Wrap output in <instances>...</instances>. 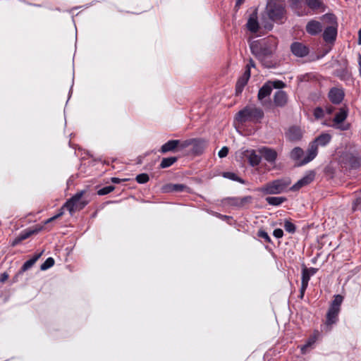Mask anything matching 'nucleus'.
<instances>
[{
    "mask_svg": "<svg viewBox=\"0 0 361 361\" xmlns=\"http://www.w3.org/2000/svg\"><path fill=\"white\" fill-rule=\"evenodd\" d=\"M228 154V148L227 147H223L218 153V155L220 158H224L226 157Z\"/></svg>",
    "mask_w": 361,
    "mask_h": 361,
    "instance_id": "44",
    "label": "nucleus"
},
{
    "mask_svg": "<svg viewBox=\"0 0 361 361\" xmlns=\"http://www.w3.org/2000/svg\"><path fill=\"white\" fill-rule=\"evenodd\" d=\"M135 180L138 183L144 184L149 181V178L148 174L143 173L138 174L136 176Z\"/></svg>",
    "mask_w": 361,
    "mask_h": 361,
    "instance_id": "41",
    "label": "nucleus"
},
{
    "mask_svg": "<svg viewBox=\"0 0 361 361\" xmlns=\"http://www.w3.org/2000/svg\"><path fill=\"white\" fill-rule=\"evenodd\" d=\"M286 139L292 142H298L302 137V133L300 128L298 126H291L286 133Z\"/></svg>",
    "mask_w": 361,
    "mask_h": 361,
    "instance_id": "16",
    "label": "nucleus"
},
{
    "mask_svg": "<svg viewBox=\"0 0 361 361\" xmlns=\"http://www.w3.org/2000/svg\"><path fill=\"white\" fill-rule=\"evenodd\" d=\"M360 76L361 77V68H359Z\"/></svg>",
    "mask_w": 361,
    "mask_h": 361,
    "instance_id": "54",
    "label": "nucleus"
},
{
    "mask_svg": "<svg viewBox=\"0 0 361 361\" xmlns=\"http://www.w3.org/2000/svg\"><path fill=\"white\" fill-rule=\"evenodd\" d=\"M247 27L249 31L253 33H256L258 31L259 25L256 13H252L249 18L247 23Z\"/></svg>",
    "mask_w": 361,
    "mask_h": 361,
    "instance_id": "28",
    "label": "nucleus"
},
{
    "mask_svg": "<svg viewBox=\"0 0 361 361\" xmlns=\"http://www.w3.org/2000/svg\"><path fill=\"white\" fill-rule=\"evenodd\" d=\"M284 228L285 230L290 233H295L296 231L295 225L292 223L290 220L286 219L284 221Z\"/></svg>",
    "mask_w": 361,
    "mask_h": 361,
    "instance_id": "36",
    "label": "nucleus"
},
{
    "mask_svg": "<svg viewBox=\"0 0 361 361\" xmlns=\"http://www.w3.org/2000/svg\"><path fill=\"white\" fill-rule=\"evenodd\" d=\"M244 1H236L235 8H238Z\"/></svg>",
    "mask_w": 361,
    "mask_h": 361,
    "instance_id": "52",
    "label": "nucleus"
},
{
    "mask_svg": "<svg viewBox=\"0 0 361 361\" xmlns=\"http://www.w3.org/2000/svg\"><path fill=\"white\" fill-rule=\"evenodd\" d=\"M42 252L35 254L31 259L27 260L21 267L20 271L24 272L30 269L42 256Z\"/></svg>",
    "mask_w": 361,
    "mask_h": 361,
    "instance_id": "29",
    "label": "nucleus"
},
{
    "mask_svg": "<svg viewBox=\"0 0 361 361\" xmlns=\"http://www.w3.org/2000/svg\"><path fill=\"white\" fill-rule=\"evenodd\" d=\"M304 156V151L303 149L300 147H296L293 148L290 153V157L291 159L297 161V166H301L302 165H299L301 161L304 159H302Z\"/></svg>",
    "mask_w": 361,
    "mask_h": 361,
    "instance_id": "27",
    "label": "nucleus"
},
{
    "mask_svg": "<svg viewBox=\"0 0 361 361\" xmlns=\"http://www.w3.org/2000/svg\"><path fill=\"white\" fill-rule=\"evenodd\" d=\"M315 178V172L313 171H310L306 173L305 176H303L301 179H300L297 183H295L290 190L292 191L299 190L304 186H306L310 184Z\"/></svg>",
    "mask_w": 361,
    "mask_h": 361,
    "instance_id": "14",
    "label": "nucleus"
},
{
    "mask_svg": "<svg viewBox=\"0 0 361 361\" xmlns=\"http://www.w3.org/2000/svg\"><path fill=\"white\" fill-rule=\"evenodd\" d=\"M358 64H359V68H361V55L359 54L358 56Z\"/></svg>",
    "mask_w": 361,
    "mask_h": 361,
    "instance_id": "53",
    "label": "nucleus"
},
{
    "mask_svg": "<svg viewBox=\"0 0 361 361\" xmlns=\"http://www.w3.org/2000/svg\"><path fill=\"white\" fill-rule=\"evenodd\" d=\"M272 91L270 82H266L259 90L257 94L258 99L261 102L262 104H264L263 99L269 97Z\"/></svg>",
    "mask_w": 361,
    "mask_h": 361,
    "instance_id": "25",
    "label": "nucleus"
},
{
    "mask_svg": "<svg viewBox=\"0 0 361 361\" xmlns=\"http://www.w3.org/2000/svg\"><path fill=\"white\" fill-rule=\"evenodd\" d=\"M250 78V71L249 70H246L245 73L243 74V75L238 78L235 84V94L237 96L240 95L242 93Z\"/></svg>",
    "mask_w": 361,
    "mask_h": 361,
    "instance_id": "22",
    "label": "nucleus"
},
{
    "mask_svg": "<svg viewBox=\"0 0 361 361\" xmlns=\"http://www.w3.org/2000/svg\"><path fill=\"white\" fill-rule=\"evenodd\" d=\"M317 335L318 332L315 333L314 335L311 336L308 340L307 341L306 343L301 347V353L302 354L306 353L307 349L310 348L317 341Z\"/></svg>",
    "mask_w": 361,
    "mask_h": 361,
    "instance_id": "30",
    "label": "nucleus"
},
{
    "mask_svg": "<svg viewBox=\"0 0 361 361\" xmlns=\"http://www.w3.org/2000/svg\"><path fill=\"white\" fill-rule=\"evenodd\" d=\"M339 164L344 171L356 170L361 166V157L356 152H343L340 156Z\"/></svg>",
    "mask_w": 361,
    "mask_h": 361,
    "instance_id": "8",
    "label": "nucleus"
},
{
    "mask_svg": "<svg viewBox=\"0 0 361 361\" xmlns=\"http://www.w3.org/2000/svg\"><path fill=\"white\" fill-rule=\"evenodd\" d=\"M307 268L305 266H303L302 270V278H301V287L300 290V295L299 298L302 299L305 295V293L308 286V283L312 276L308 272Z\"/></svg>",
    "mask_w": 361,
    "mask_h": 361,
    "instance_id": "21",
    "label": "nucleus"
},
{
    "mask_svg": "<svg viewBox=\"0 0 361 361\" xmlns=\"http://www.w3.org/2000/svg\"><path fill=\"white\" fill-rule=\"evenodd\" d=\"M285 6L281 1H267L266 9L261 18V25L266 30H271L274 22L278 23L286 15Z\"/></svg>",
    "mask_w": 361,
    "mask_h": 361,
    "instance_id": "1",
    "label": "nucleus"
},
{
    "mask_svg": "<svg viewBox=\"0 0 361 361\" xmlns=\"http://www.w3.org/2000/svg\"><path fill=\"white\" fill-rule=\"evenodd\" d=\"M114 190L115 187L114 185H108L97 190V194L99 195H105L111 192Z\"/></svg>",
    "mask_w": 361,
    "mask_h": 361,
    "instance_id": "39",
    "label": "nucleus"
},
{
    "mask_svg": "<svg viewBox=\"0 0 361 361\" xmlns=\"http://www.w3.org/2000/svg\"><path fill=\"white\" fill-rule=\"evenodd\" d=\"M177 160H178V158L176 157H170L163 158L161 161V164L159 165V167L161 169H166V168L170 167L175 162H176Z\"/></svg>",
    "mask_w": 361,
    "mask_h": 361,
    "instance_id": "32",
    "label": "nucleus"
},
{
    "mask_svg": "<svg viewBox=\"0 0 361 361\" xmlns=\"http://www.w3.org/2000/svg\"><path fill=\"white\" fill-rule=\"evenodd\" d=\"M273 235L276 238H281L283 236V231L281 228H276L273 232Z\"/></svg>",
    "mask_w": 361,
    "mask_h": 361,
    "instance_id": "45",
    "label": "nucleus"
},
{
    "mask_svg": "<svg viewBox=\"0 0 361 361\" xmlns=\"http://www.w3.org/2000/svg\"><path fill=\"white\" fill-rule=\"evenodd\" d=\"M348 117V109L345 108H341L339 111L336 114L333 122L334 125L332 126L334 128H339L342 130H347V128L338 126V125L342 123Z\"/></svg>",
    "mask_w": 361,
    "mask_h": 361,
    "instance_id": "20",
    "label": "nucleus"
},
{
    "mask_svg": "<svg viewBox=\"0 0 361 361\" xmlns=\"http://www.w3.org/2000/svg\"><path fill=\"white\" fill-rule=\"evenodd\" d=\"M268 82H270L271 88L282 89L286 86V84L281 80L269 81Z\"/></svg>",
    "mask_w": 361,
    "mask_h": 361,
    "instance_id": "42",
    "label": "nucleus"
},
{
    "mask_svg": "<svg viewBox=\"0 0 361 361\" xmlns=\"http://www.w3.org/2000/svg\"><path fill=\"white\" fill-rule=\"evenodd\" d=\"M261 157H263L268 163L275 165L278 157L277 152L272 148L268 147H262L258 149Z\"/></svg>",
    "mask_w": 361,
    "mask_h": 361,
    "instance_id": "12",
    "label": "nucleus"
},
{
    "mask_svg": "<svg viewBox=\"0 0 361 361\" xmlns=\"http://www.w3.org/2000/svg\"><path fill=\"white\" fill-rule=\"evenodd\" d=\"M307 270H309L308 272L310 274L311 276L314 275L317 271V269L313 267L307 268Z\"/></svg>",
    "mask_w": 361,
    "mask_h": 361,
    "instance_id": "49",
    "label": "nucleus"
},
{
    "mask_svg": "<svg viewBox=\"0 0 361 361\" xmlns=\"http://www.w3.org/2000/svg\"><path fill=\"white\" fill-rule=\"evenodd\" d=\"M343 300V297L342 295H335L329 307H334V309L341 310V305L342 304Z\"/></svg>",
    "mask_w": 361,
    "mask_h": 361,
    "instance_id": "33",
    "label": "nucleus"
},
{
    "mask_svg": "<svg viewBox=\"0 0 361 361\" xmlns=\"http://www.w3.org/2000/svg\"><path fill=\"white\" fill-rule=\"evenodd\" d=\"M336 28L333 26H329L323 32V39L327 43H333L336 40Z\"/></svg>",
    "mask_w": 361,
    "mask_h": 361,
    "instance_id": "24",
    "label": "nucleus"
},
{
    "mask_svg": "<svg viewBox=\"0 0 361 361\" xmlns=\"http://www.w3.org/2000/svg\"><path fill=\"white\" fill-rule=\"evenodd\" d=\"M55 261L53 257H48L45 262L42 264L40 269L41 270H47L51 267H52L54 265Z\"/></svg>",
    "mask_w": 361,
    "mask_h": 361,
    "instance_id": "37",
    "label": "nucleus"
},
{
    "mask_svg": "<svg viewBox=\"0 0 361 361\" xmlns=\"http://www.w3.org/2000/svg\"><path fill=\"white\" fill-rule=\"evenodd\" d=\"M266 201L270 205L279 206L286 201V198L284 197H267Z\"/></svg>",
    "mask_w": 361,
    "mask_h": 361,
    "instance_id": "31",
    "label": "nucleus"
},
{
    "mask_svg": "<svg viewBox=\"0 0 361 361\" xmlns=\"http://www.w3.org/2000/svg\"><path fill=\"white\" fill-rule=\"evenodd\" d=\"M255 61L252 59H250L249 61V63L246 66V68H247L246 70H249L250 71V68L255 67Z\"/></svg>",
    "mask_w": 361,
    "mask_h": 361,
    "instance_id": "48",
    "label": "nucleus"
},
{
    "mask_svg": "<svg viewBox=\"0 0 361 361\" xmlns=\"http://www.w3.org/2000/svg\"><path fill=\"white\" fill-rule=\"evenodd\" d=\"M291 180L289 178H283L270 181L257 189L264 195L281 194L290 185Z\"/></svg>",
    "mask_w": 361,
    "mask_h": 361,
    "instance_id": "6",
    "label": "nucleus"
},
{
    "mask_svg": "<svg viewBox=\"0 0 361 361\" xmlns=\"http://www.w3.org/2000/svg\"><path fill=\"white\" fill-rule=\"evenodd\" d=\"M276 48L275 39H267L262 42H255L251 44L252 53L259 60L272 55Z\"/></svg>",
    "mask_w": 361,
    "mask_h": 361,
    "instance_id": "7",
    "label": "nucleus"
},
{
    "mask_svg": "<svg viewBox=\"0 0 361 361\" xmlns=\"http://www.w3.org/2000/svg\"><path fill=\"white\" fill-rule=\"evenodd\" d=\"M358 44L361 45V28L358 31Z\"/></svg>",
    "mask_w": 361,
    "mask_h": 361,
    "instance_id": "51",
    "label": "nucleus"
},
{
    "mask_svg": "<svg viewBox=\"0 0 361 361\" xmlns=\"http://www.w3.org/2000/svg\"><path fill=\"white\" fill-rule=\"evenodd\" d=\"M192 146V152L194 155H201L207 147V142L202 138H191L183 140L182 148H187L189 146Z\"/></svg>",
    "mask_w": 361,
    "mask_h": 361,
    "instance_id": "9",
    "label": "nucleus"
},
{
    "mask_svg": "<svg viewBox=\"0 0 361 361\" xmlns=\"http://www.w3.org/2000/svg\"><path fill=\"white\" fill-rule=\"evenodd\" d=\"M313 115L315 119L319 120L324 117L325 111L322 107L317 106L314 109Z\"/></svg>",
    "mask_w": 361,
    "mask_h": 361,
    "instance_id": "38",
    "label": "nucleus"
},
{
    "mask_svg": "<svg viewBox=\"0 0 361 361\" xmlns=\"http://www.w3.org/2000/svg\"><path fill=\"white\" fill-rule=\"evenodd\" d=\"M252 200L253 197L250 195L243 197H231L224 198L222 200V204L238 208H247L248 205L252 202Z\"/></svg>",
    "mask_w": 361,
    "mask_h": 361,
    "instance_id": "10",
    "label": "nucleus"
},
{
    "mask_svg": "<svg viewBox=\"0 0 361 361\" xmlns=\"http://www.w3.org/2000/svg\"><path fill=\"white\" fill-rule=\"evenodd\" d=\"M9 276L6 272H4L0 275V282L4 283L6 281L8 280Z\"/></svg>",
    "mask_w": 361,
    "mask_h": 361,
    "instance_id": "47",
    "label": "nucleus"
},
{
    "mask_svg": "<svg viewBox=\"0 0 361 361\" xmlns=\"http://www.w3.org/2000/svg\"><path fill=\"white\" fill-rule=\"evenodd\" d=\"M290 50L293 54L298 57L306 56L310 52L308 47L298 42H295L291 44Z\"/></svg>",
    "mask_w": 361,
    "mask_h": 361,
    "instance_id": "15",
    "label": "nucleus"
},
{
    "mask_svg": "<svg viewBox=\"0 0 361 361\" xmlns=\"http://www.w3.org/2000/svg\"><path fill=\"white\" fill-rule=\"evenodd\" d=\"M291 7L299 16L313 15L323 12V1H292Z\"/></svg>",
    "mask_w": 361,
    "mask_h": 361,
    "instance_id": "5",
    "label": "nucleus"
},
{
    "mask_svg": "<svg viewBox=\"0 0 361 361\" xmlns=\"http://www.w3.org/2000/svg\"><path fill=\"white\" fill-rule=\"evenodd\" d=\"M170 191L182 192L186 188V185L183 184H171L169 185Z\"/></svg>",
    "mask_w": 361,
    "mask_h": 361,
    "instance_id": "40",
    "label": "nucleus"
},
{
    "mask_svg": "<svg viewBox=\"0 0 361 361\" xmlns=\"http://www.w3.org/2000/svg\"><path fill=\"white\" fill-rule=\"evenodd\" d=\"M224 176L225 178H229V179H231L232 180L237 181V182H238L240 183H242V184H245V181L243 178L238 177L235 173H232V172L224 173Z\"/></svg>",
    "mask_w": 361,
    "mask_h": 361,
    "instance_id": "35",
    "label": "nucleus"
},
{
    "mask_svg": "<svg viewBox=\"0 0 361 361\" xmlns=\"http://www.w3.org/2000/svg\"><path fill=\"white\" fill-rule=\"evenodd\" d=\"M111 182L116 184H118L121 182V180L116 177L111 178Z\"/></svg>",
    "mask_w": 361,
    "mask_h": 361,
    "instance_id": "50",
    "label": "nucleus"
},
{
    "mask_svg": "<svg viewBox=\"0 0 361 361\" xmlns=\"http://www.w3.org/2000/svg\"><path fill=\"white\" fill-rule=\"evenodd\" d=\"M243 156L247 159L249 164L252 166H258L262 160V157L257 154L255 149H247L243 152Z\"/></svg>",
    "mask_w": 361,
    "mask_h": 361,
    "instance_id": "17",
    "label": "nucleus"
},
{
    "mask_svg": "<svg viewBox=\"0 0 361 361\" xmlns=\"http://www.w3.org/2000/svg\"><path fill=\"white\" fill-rule=\"evenodd\" d=\"M332 136L327 133H323L312 141L308 146L306 156L304 159L300 161L299 165H305L312 161L318 154V147L326 146L331 140Z\"/></svg>",
    "mask_w": 361,
    "mask_h": 361,
    "instance_id": "4",
    "label": "nucleus"
},
{
    "mask_svg": "<svg viewBox=\"0 0 361 361\" xmlns=\"http://www.w3.org/2000/svg\"><path fill=\"white\" fill-rule=\"evenodd\" d=\"M339 312V310L334 309V307H329L326 314V324L327 326H331L336 324L338 321Z\"/></svg>",
    "mask_w": 361,
    "mask_h": 361,
    "instance_id": "26",
    "label": "nucleus"
},
{
    "mask_svg": "<svg viewBox=\"0 0 361 361\" xmlns=\"http://www.w3.org/2000/svg\"><path fill=\"white\" fill-rule=\"evenodd\" d=\"M273 101L276 106L284 107L288 104V94L283 90H278L274 93Z\"/></svg>",
    "mask_w": 361,
    "mask_h": 361,
    "instance_id": "19",
    "label": "nucleus"
},
{
    "mask_svg": "<svg viewBox=\"0 0 361 361\" xmlns=\"http://www.w3.org/2000/svg\"><path fill=\"white\" fill-rule=\"evenodd\" d=\"M322 30L321 23L317 20H310L306 25V31L311 35H316Z\"/></svg>",
    "mask_w": 361,
    "mask_h": 361,
    "instance_id": "23",
    "label": "nucleus"
},
{
    "mask_svg": "<svg viewBox=\"0 0 361 361\" xmlns=\"http://www.w3.org/2000/svg\"><path fill=\"white\" fill-rule=\"evenodd\" d=\"M41 228L39 229H25L11 243V246L15 247L20 244L23 240L30 238L33 234H37Z\"/></svg>",
    "mask_w": 361,
    "mask_h": 361,
    "instance_id": "18",
    "label": "nucleus"
},
{
    "mask_svg": "<svg viewBox=\"0 0 361 361\" xmlns=\"http://www.w3.org/2000/svg\"><path fill=\"white\" fill-rule=\"evenodd\" d=\"M257 235L259 238L263 239L265 243L273 244L272 240L271 239L270 236L268 235L267 232H266L264 229H259Z\"/></svg>",
    "mask_w": 361,
    "mask_h": 361,
    "instance_id": "34",
    "label": "nucleus"
},
{
    "mask_svg": "<svg viewBox=\"0 0 361 361\" xmlns=\"http://www.w3.org/2000/svg\"><path fill=\"white\" fill-rule=\"evenodd\" d=\"M360 206H361V193L357 195L356 198L353 200L352 210L355 212Z\"/></svg>",
    "mask_w": 361,
    "mask_h": 361,
    "instance_id": "43",
    "label": "nucleus"
},
{
    "mask_svg": "<svg viewBox=\"0 0 361 361\" xmlns=\"http://www.w3.org/2000/svg\"><path fill=\"white\" fill-rule=\"evenodd\" d=\"M264 116V111L255 104L245 106L235 116V121L243 125L245 123H259Z\"/></svg>",
    "mask_w": 361,
    "mask_h": 361,
    "instance_id": "3",
    "label": "nucleus"
},
{
    "mask_svg": "<svg viewBox=\"0 0 361 361\" xmlns=\"http://www.w3.org/2000/svg\"><path fill=\"white\" fill-rule=\"evenodd\" d=\"M183 144V141L179 140H170L161 147L159 152L161 154L177 152L184 149V148H182Z\"/></svg>",
    "mask_w": 361,
    "mask_h": 361,
    "instance_id": "11",
    "label": "nucleus"
},
{
    "mask_svg": "<svg viewBox=\"0 0 361 361\" xmlns=\"http://www.w3.org/2000/svg\"><path fill=\"white\" fill-rule=\"evenodd\" d=\"M345 97V92L343 88L336 87H331L328 93V98L330 102L336 105L340 104Z\"/></svg>",
    "mask_w": 361,
    "mask_h": 361,
    "instance_id": "13",
    "label": "nucleus"
},
{
    "mask_svg": "<svg viewBox=\"0 0 361 361\" xmlns=\"http://www.w3.org/2000/svg\"><path fill=\"white\" fill-rule=\"evenodd\" d=\"M335 107L333 106L332 105H327L325 108V112L329 114V115H331L334 113V111H335Z\"/></svg>",
    "mask_w": 361,
    "mask_h": 361,
    "instance_id": "46",
    "label": "nucleus"
},
{
    "mask_svg": "<svg viewBox=\"0 0 361 361\" xmlns=\"http://www.w3.org/2000/svg\"><path fill=\"white\" fill-rule=\"evenodd\" d=\"M85 193V190H81L75 193L73 197H71L66 202V203L60 209L59 213L46 220L44 221V224H49L62 216L64 213V209H66L71 215H73L76 211H80L84 209L85 206L89 203L88 200L82 198Z\"/></svg>",
    "mask_w": 361,
    "mask_h": 361,
    "instance_id": "2",
    "label": "nucleus"
}]
</instances>
